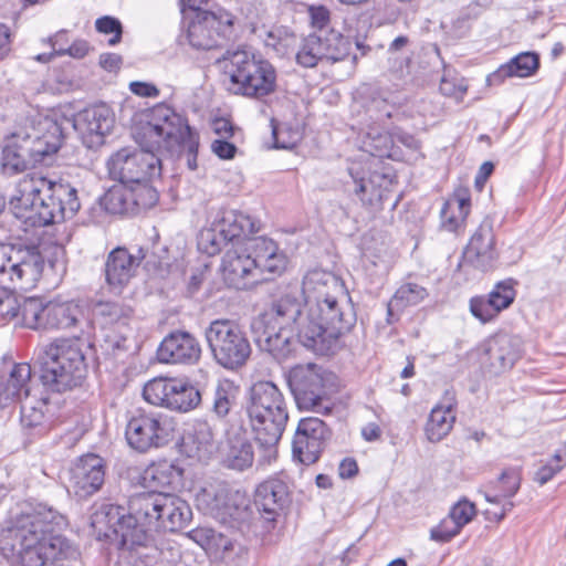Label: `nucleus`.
Returning <instances> with one entry per match:
<instances>
[{"label": "nucleus", "instance_id": "nucleus-43", "mask_svg": "<svg viewBox=\"0 0 566 566\" xmlns=\"http://www.w3.org/2000/svg\"><path fill=\"white\" fill-rule=\"evenodd\" d=\"M174 388H176L175 379L155 378L144 386L143 396L151 405L169 408Z\"/></svg>", "mask_w": 566, "mask_h": 566}, {"label": "nucleus", "instance_id": "nucleus-35", "mask_svg": "<svg viewBox=\"0 0 566 566\" xmlns=\"http://www.w3.org/2000/svg\"><path fill=\"white\" fill-rule=\"evenodd\" d=\"M32 164L27 146L20 134H14L2 149L1 169L6 175L12 176L24 171Z\"/></svg>", "mask_w": 566, "mask_h": 566}, {"label": "nucleus", "instance_id": "nucleus-55", "mask_svg": "<svg viewBox=\"0 0 566 566\" xmlns=\"http://www.w3.org/2000/svg\"><path fill=\"white\" fill-rule=\"evenodd\" d=\"M521 485L520 472L516 469H507L499 478L500 496L512 497Z\"/></svg>", "mask_w": 566, "mask_h": 566}, {"label": "nucleus", "instance_id": "nucleus-48", "mask_svg": "<svg viewBox=\"0 0 566 566\" xmlns=\"http://www.w3.org/2000/svg\"><path fill=\"white\" fill-rule=\"evenodd\" d=\"M190 537L198 543L202 548H222L223 551H231L232 544L221 533L212 528H197L191 531Z\"/></svg>", "mask_w": 566, "mask_h": 566}, {"label": "nucleus", "instance_id": "nucleus-49", "mask_svg": "<svg viewBox=\"0 0 566 566\" xmlns=\"http://www.w3.org/2000/svg\"><path fill=\"white\" fill-rule=\"evenodd\" d=\"M287 10L297 11L308 14L311 24L322 31L329 22V11L324 6H307L305 3H294L293 1H285V12Z\"/></svg>", "mask_w": 566, "mask_h": 566}, {"label": "nucleus", "instance_id": "nucleus-6", "mask_svg": "<svg viewBox=\"0 0 566 566\" xmlns=\"http://www.w3.org/2000/svg\"><path fill=\"white\" fill-rule=\"evenodd\" d=\"M247 413L259 446L260 464H271L279 458L283 434V395L272 381H258L250 389Z\"/></svg>", "mask_w": 566, "mask_h": 566}, {"label": "nucleus", "instance_id": "nucleus-47", "mask_svg": "<svg viewBox=\"0 0 566 566\" xmlns=\"http://www.w3.org/2000/svg\"><path fill=\"white\" fill-rule=\"evenodd\" d=\"M150 180H143L129 185L132 189V205L134 213L154 207L158 201L157 190L149 185Z\"/></svg>", "mask_w": 566, "mask_h": 566}, {"label": "nucleus", "instance_id": "nucleus-59", "mask_svg": "<svg viewBox=\"0 0 566 566\" xmlns=\"http://www.w3.org/2000/svg\"><path fill=\"white\" fill-rule=\"evenodd\" d=\"M90 51V44L85 40H75L69 46H60L56 50V53L60 56L70 55L74 59H83Z\"/></svg>", "mask_w": 566, "mask_h": 566}, {"label": "nucleus", "instance_id": "nucleus-32", "mask_svg": "<svg viewBox=\"0 0 566 566\" xmlns=\"http://www.w3.org/2000/svg\"><path fill=\"white\" fill-rule=\"evenodd\" d=\"M244 249H249L248 254L255 261V269L261 272L274 273L279 270L280 258L277 256V244L265 237L248 239L242 243Z\"/></svg>", "mask_w": 566, "mask_h": 566}, {"label": "nucleus", "instance_id": "nucleus-10", "mask_svg": "<svg viewBox=\"0 0 566 566\" xmlns=\"http://www.w3.org/2000/svg\"><path fill=\"white\" fill-rule=\"evenodd\" d=\"M214 361L228 370L242 368L251 357L252 346L245 332L231 319H214L205 332Z\"/></svg>", "mask_w": 566, "mask_h": 566}, {"label": "nucleus", "instance_id": "nucleus-7", "mask_svg": "<svg viewBox=\"0 0 566 566\" xmlns=\"http://www.w3.org/2000/svg\"><path fill=\"white\" fill-rule=\"evenodd\" d=\"M33 359L40 367L43 386L52 392H63L78 386L85 377V357L76 342L56 338L40 344Z\"/></svg>", "mask_w": 566, "mask_h": 566}, {"label": "nucleus", "instance_id": "nucleus-40", "mask_svg": "<svg viewBox=\"0 0 566 566\" xmlns=\"http://www.w3.org/2000/svg\"><path fill=\"white\" fill-rule=\"evenodd\" d=\"M130 186L120 184L112 187L103 197L102 205L113 214L134 213Z\"/></svg>", "mask_w": 566, "mask_h": 566}, {"label": "nucleus", "instance_id": "nucleus-58", "mask_svg": "<svg viewBox=\"0 0 566 566\" xmlns=\"http://www.w3.org/2000/svg\"><path fill=\"white\" fill-rule=\"evenodd\" d=\"M367 112L376 113L377 119L390 118L394 113V106L389 104L387 98L382 97L380 94L371 97L367 105Z\"/></svg>", "mask_w": 566, "mask_h": 566}, {"label": "nucleus", "instance_id": "nucleus-63", "mask_svg": "<svg viewBox=\"0 0 566 566\" xmlns=\"http://www.w3.org/2000/svg\"><path fill=\"white\" fill-rule=\"evenodd\" d=\"M129 88L135 95L142 97H157L159 95V90L155 85L145 82H132Z\"/></svg>", "mask_w": 566, "mask_h": 566}, {"label": "nucleus", "instance_id": "nucleus-14", "mask_svg": "<svg viewBox=\"0 0 566 566\" xmlns=\"http://www.w3.org/2000/svg\"><path fill=\"white\" fill-rule=\"evenodd\" d=\"M233 19L224 10L198 13L188 27L189 44L207 51L223 46L233 35Z\"/></svg>", "mask_w": 566, "mask_h": 566}, {"label": "nucleus", "instance_id": "nucleus-60", "mask_svg": "<svg viewBox=\"0 0 566 566\" xmlns=\"http://www.w3.org/2000/svg\"><path fill=\"white\" fill-rule=\"evenodd\" d=\"M281 130V122L274 117L269 123V136L263 137V147L268 150L281 149L283 144L279 140V133Z\"/></svg>", "mask_w": 566, "mask_h": 566}, {"label": "nucleus", "instance_id": "nucleus-12", "mask_svg": "<svg viewBox=\"0 0 566 566\" xmlns=\"http://www.w3.org/2000/svg\"><path fill=\"white\" fill-rule=\"evenodd\" d=\"M197 506L231 527L245 522L250 516L249 500L239 491H232L226 483L203 488L196 496Z\"/></svg>", "mask_w": 566, "mask_h": 566}, {"label": "nucleus", "instance_id": "nucleus-9", "mask_svg": "<svg viewBox=\"0 0 566 566\" xmlns=\"http://www.w3.org/2000/svg\"><path fill=\"white\" fill-rule=\"evenodd\" d=\"M224 74L229 75V91L249 97H262L274 88L275 72L272 65L251 51H227L222 59Z\"/></svg>", "mask_w": 566, "mask_h": 566}, {"label": "nucleus", "instance_id": "nucleus-27", "mask_svg": "<svg viewBox=\"0 0 566 566\" xmlns=\"http://www.w3.org/2000/svg\"><path fill=\"white\" fill-rule=\"evenodd\" d=\"M32 369L28 363H15L10 370L0 371V408H7L31 396Z\"/></svg>", "mask_w": 566, "mask_h": 566}, {"label": "nucleus", "instance_id": "nucleus-8", "mask_svg": "<svg viewBox=\"0 0 566 566\" xmlns=\"http://www.w3.org/2000/svg\"><path fill=\"white\" fill-rule=\"evenodd\" d=\"M129 507L137 516L143 536L148 531L178 532L187 527L192 517L189 504L180 496L161 491L135 494Z\"/></svg>", "mask_w": 566, "mask_h": 566}, {"label": "nucleus", "instance_id": "nucleus-24", "mask_svg": "<svg viewBox=\"0 0 566 566\" xmlns=\"http://www.w3.org/2000/svg\"><path fill=\"white\" fill-rule=\"evenodd\" d=\"M145 256L142 248L138 249L137 254H132L122 247L112 250L105 262V277L109 287L113 291H120L127 285Z\"/></svg>", "mask_w": 566, "mask_h": 566}, {"label": "nucleus", "instance_id": "nucleus-15", "mask_svg": "<svg viewBox=\"0 0 566 566\" xmlns=\"http://www.w3.org/2000/svg\"><path fill=\"white\" fill-rule=\"evenodd\" d=\"M92 526L105 536L111 533L120 538L123 546L142 545L144 541L143 531L137 516L129 509L126 514L125 507L112 503H102L92 515Z\"/></svg>", "mask_w": 566, "mask_h": 566}, {"label": "nucleus", "instance_id": "nucleus-17", "mask_svg": "<svg viewBox=\"0 0 566 566\" xmlns=\"http://www.w3.org/2000/svg\"><path fill=\"white\" fill-rule=\"evenodd\" d=\"M115 124V115L105 103L84 108L74 116L73 127L87 148H97L105 142Z\"/></svg>", "mask_w": 566, "mask_h": 566}, {"label": "nucleus", "instance_id": "nucleus-37", "mask_svg": "<svg viewBox=\"0 0 566 566\" xmlns=\"http://www.w3.org/2000/svg\"><path fill=\"white\" fill-rule=\"evenodd\" d=\"M95 315L104 326L127 327L133 318L134 311L124 301H102L94 307Z\"/></svg>", "mask_w": 566, "mask_h": 566}, {"label": "nucleus", "instance_id": "nucleus-53", "mask_svg": "<svg viewBox=\"0 0 566 566\" xmlns=\"http://www.w3.org/2000/svg\"><path fill=\"white\" fill-rule=\"evenodd\" d=\"M461 530L470 523L476 515L475 505L467 499L460 500L455 503L448 514Z\"/></svg>", "mask_w": 566, "mask_h": 566}, {"label": "nucleus", "instance_id": "nucleus-31", "mask_svg": "<svg viewBox=\"0 0 566 566\" xmlns=\"http://www.w3.org/2000/svg\"><path fill=\"white\" fill-rule=\"evenodd\" d=\"M539 67V56L533 52H524L501 65L486 77L488 85H500L506 77H528Z\"/></svg>", "mask_w": 566, "mask_h": 566}, {"label": "nucleus", "instance_id": "nucleus-28", "mask_svg": "<svg viewBox=\"0 0 566 566\" xmlns=\"http://www.w3.org/2000/svg\"><path fill=\"white\" fill-rule=\"evenodd\" d=\"M226 446L222 449V462L232 470L244 471L254 461V451L241 426H232L226 431Z\"/></svg>", "mask_w": 566, "mask_h": 566}, {"label": "nucleus", "instance_id": "nucleus-46", "mask_svg": "<svg viewBox=\"0 0 566 566\" xmlns=\"http://www.w3.org/2000/svg\"><path fill=\"white\" fill-rule=\"evenodd\" d=\"M324 60L336 63L349 54V41L340 33L331 31L323 38Z\"/></svg>", "mask_w": 566, "mask_h": 566}, {"label": "nucleus", "instance_id": "nucleus-21", "mask_svg": "<svg viewBox=\"0 0 566 566\" xmlns=\"http://www.w3.org/2000/svg\"><path fill=\"white\" fill-rule=\"evenodd\" d=\"M287 386L300 409H316L321 406L324 395L322 379L311 365L292 368Z\"/></svg>", "mask_w": 566, "mask_h": 566}, {"label": "nucleus", "instance_id": "nucleus-26", "mask_svg": "<svg viewBox=\"0 0 566 566\" xmlns=\"http://www.w3.org/2000/svg\"><path fill=\"white\" fill-rule=\"evenodd\" d=\"M515 283L513 279L501 281L489 293L488 297H473L470 301L472 315L482 323L492 321L501 311L513 303L516 295Z\"/></svg>", "mask_w": 566, "mask_h": 566}, {"label": "nucleus", "instance_id": "nucleus-22", "mask_svg": "<svg viewBox=\"0 0 566 566\" xmlns=\"http://www.w3.org/2000/svg\"><path fill=\"white\" fill-rule=\"evenodd\" d=\"M157 356L166 364L192 365L201 357V345L190 333L177 331L163 339L157 349Z\"/></svg>", "mask_w": 566, "mask_h": 566}, {"label": "nucleus", "instance_id": "nucleus-25", "mask_svg": "<svg viewBox=\"0 0 566 566\" xmlns=\"http://www.w3.org/2000/svg\"><path fill=\"white\" fill-rule=\"evenodd\" d=\"M464 256L482 271H486L493 265L497 258V252L495 249L493 221L490 218H484L472 234L465 248Z\"/></svg>", "mask_w": 566, "mask_h": 566}, {"label": "nucleus", "instance_id": "nucleus-2", "mask_svg": "<svg viewBox=\"0 0 566 566\" xmlns=\"http://www.w3.org/2000/svg\"><path fill=\"white\" fill-rule=\"evenodd\" d=\"M140 149L122 148L107 160L109 176L120 184L134 185L161 175L160 153L175 154L182 147L196 151L197 143L186 118L166 104H158L133 128Z\"/></svg>", "mask_w": 566, "mask_h": 566}, {"label": "nucleus", "instance_id": "nucleus-4", "mask_svg": "<svg viewBox=\"0 0 566 566\" xmlns=\"http://www.w3.org/2000/svg\"><path fill=\"white\" fill-rule=\"evenodd\" d=\"M337 301L307 303L285 294V345L295 340L317 355H333L340 348V336L350 328Z\"/></svg>", "mask_w": 566, "mask_h": 566}, {"label": "nucleus", "instance_id": "nucleus-41", "mask_svg": "<svg viewBox=\"0 0 566 566\" xmlns=\"http://www.w3.org/2000/svg\"><path fill=\"white\" fill-rule=\"evenodd\" d=\"M175 385L176 388H174L169 400V409L187 412L200 403L201 394L196 387L176 379Z\"/></svg>", "mask_w": 566, "mask_h": 566}, {"label": "nucleus", "instance_id": "nucleus-13", "mask_svg": "<svg viewBox=\"0 0 566 566\" xmlns=\"http://www.w3.org/2000/svg\"><path fill=\"white\" fill-rule=\"evenodd\" d=\"M256 232L252 218L235 209L220 208L213 216L211 229L201 234L200 247L210 255L221 251L222 243L240 242L241 237Z\"/></svg>", "mask_w": 566, "mask_h": 566}, {"label": "nucleus", "instance_id": "nucleus-54", "mask_svg": "<svg viewBox=\"0 0 566 566\" xmlns=\"http://www.w3.org/2000/svg\"><path fill=\"white\" fill-rule=\"evenodd\" d=\"M95 28L99 33L113 34V36L108 40L109 45H115L119 43L122 39L123 28L118 19L111 15L98 18L95 21Z\"/></svg>", "mask_w": 566, "mask_h": 566}, {"label": "nucleus", "instance_id": "nucleus-62", "mask_svg": "<svg viewBox=\"0 0 566 566\" xmlns=\"http://www.w3.org/2000/svg\"><path fill=\"white\" fill-rule=\"evenodd\" d=\"M12 50V34L8 25L0 23V61L7 59Z\"/></svg>", "mask_w": 566, "mask_h": 566}, {"label": "nucleus", "instance_id": "nucleus-1", "mask_svg": "<svg viewBox=\"0 0 566 566\" xmlns=\"http://www.w3.org/2000/svg\"><path fill=\"white\" fill-rule=\"evenodd\" d=\"M44 259L35 245L0 243V312L13 318L21 311L23 325L31 329H71L84 317L74 301L24 300L20 306L13 292L30 290L41 279Z\"/></svg>", "mask_w": 566, "mask_h": 566}, {"label": "nucleus", "instance_id": "nucleus-51", "mask_svg": "<svg viewBox=\"0 0 566 566\" xmlns=\"http://www.w3.org/2000/svg\"><path fill=\"white\" fill-rule=\"evenodd\" d=\"M394 139L387 133H380L375 129L367 132L364 145L367 150L378 157H390V148Z\"/></svg>", "mask_w": 566, "mask_h": 566}, {"label": "nucleus", "instance_id": "nucleus-50", "mask_svg": "<svg viewBox=\"0 0 566 566\" xmlns=\"http://www.w3.org/2000/svg\"><path fill=\"white\" fill-rule=\"evenodd\" d=\"M192 442L196 444L198 457H208L216 450L214 434L211 427L202 421L193 427Z\"/></svg>", "mask_w": 566, "mask_h": 566}, {"label": "nucleus", "instance_id": "nucleus-45", "mask_svg": "<svg viewBox=\"0 0 566 566\" xmlns=\"http://www.w3.org/2000/svg\"><path fill=\"white\" fill-rule=\"evenodd\" d=\"M235 397L237 388L232 381H219L213 395L212 412L220 419L224 418L233 407Z\"/></svg>", "mask_w": 566, "mask_h": 566}, {"label": "nucleus", "instance_id": "nucleus-18", "mask_svg": "<svg viewBox=\"0 0 566 566\" xmlns=\"http://www.w3.org/2000/svg\"><path fill=\"white\" fill-rule=\"evenodd\" d=\"M255 343L279 364L283 360V304L274 300L271 307L260 314L253 324Z\"/></svg>", "mask_w": 566, "mask_h": 566}, {"label": "nucleus", "instance_id": "nucleus-64", "mask_svg": "<svg viewBox=\"0 0 566 566\" xmlns=\"http://www.w3.org/2000/svg\"><path fill=\"white\" fill-rule=\"evenodd\" d=\"M99 65L108 72H116L120 69L122 56L116 53H104L99 56Z\"/></svg>", "mask_w": 566, "mask_h": 566}, {"label": "nucleus", "instance_id": "nucleus-61", "mask_svg": "<svg viewBox=\"0 0 566 566\" xmlns=\"http://www.w3.org/2000/svg\"><path fill=\"white\" fill-rule=\"evenodd\" d=\"M212 151L221 159H232L235 156L237 147L226 138L216 139L211 144Z\"/></svg>", "mask_w": 566, "mask_h": 566}, {"label": "nucleus", "instance_id": "nucleus-42", "mask_svg": "<svg viewBox=\"0 0 566 566\" xmlns=\"http://www.w3.org/2000/svg\"><path fill=\"white\" fill-rule=\"evenodd\" d=\"M428 293L423 286L416 283L402 284L388 303V315L401 311L407 306L417 305L427 297Z\"/></svg>", "mask_w": 566, "mask_h": 566}, {"label": "nucleus", "instance_id": "nucleus-19", "mask_svg": "<svg viewBox=\"0 0 566 566\" xmlns=\"http://www.w3.org/2000/svg\"><path fill=\"white\" fill-rule=\"evenodd\" d=\"M105 480L103 459L86 454L78 459L69 471V491L78 499H87L99 491Z\"/></svg>", "mask_w": 566, "mask_h": 566}, {"label": "nucleus", "instance_id": "nucleus-16", "mask_svg": "<svg viewBox=\"0 0 566 566\" xmlns=\"http://www.w3.org/2000/svg\"><path fill=\"white\" fill-rule=\"evenodd\" d=\"M331 431L318 418L301 419L292 441V457L304 465L315 463L325 448Z\"/></svg>", "mask_w": 566, "mask_h": 566}, {"label": "nucleus", "instance_id": "nucleus-56", "mask_svg": "<svg viewBox=\"0 0 566 566\" xmlns=\"http://www.w3.org/2000/svg\"><path fill=\"white\" fill-rule=\"evenodd\" d=\"M468 90L464 78L448 77L444 75L440 82V92L450 97L462 98Z\"/></svg>", "mask_w": 566, "mask_h": 566}, {"label": "nucleus", "instance_id": "nucleus-20", "mask_svg": "<svg viewBox=\"0 0 566 566\" xmlns=\"http://www.w3.org/2000/svg\"><path fill=\"white\" fill-rule=\"evenodd\" d=\"M21 138L31 156L32 164H41L60 149L63 130L57 122L44 118L36 127L32 128L31 133L21 135Z\"/></svg>", "mask_w": 566, "mask_h": 566}, {"label": "nucleus", "instance_id": "nucleus-34", "mask_svg": "<svg viewBox=\"0 0 566 566\" xmlns=\"http://www.w3.org/2000/svg\"><path fill=\"white\" fill-rule=\"evenodd\" d=\"M182 469L167 460L158 461L148 467L143 475L147 488H178L181 484Z\"/></svg>", "mask_w": 566, "mask_h": 566}, {"label": "nucleus", "instance_id": "nucleus-36", "mask_svg": "<svg viewBox=\"0 0 566 566\" xmlns=\"http://www.w3.org/2000/svg\"><path fill=\"white\" fill-rule=\"evenodd\" d=\"M470 192L467 188H459L453 196L444 202L441 209L443 226L449 231H455L470 213Z\"/></svg>", "mask_w": 566, "mask_h": 566}, {"label": "nucleus", "instance_id": "nucleus-3", "mask_svg": "<svg viewBox=\"0 0 566 566\" xmlns=\"http://www.w3.org/2000/svg\"><path fill=\"white\" fill-rule=\"evenodd\" d=\"M64 516L36 501L18 503L0 532V549L4 557L20 566H49L69 556V541L56 534Z\"/></svg>", "mask_w": 566, "mask_h": 566}, {"label": "nucleus", "instance_id": "nucleus-23", "mask_svg": "<svg viewBox=\"0 0 566 566\" xmlns=\"http://www.w3.org/2000/svg\"><path fill=\"white\" fill-rule=\"evenodd\" d=\"M242 242L232 243L222 256L221 271L226 283L237 290L247 289L249 277L254 279L258 270L255 261L248 254Z\"/></svg>", "mask_w": 566, "mask_h": 566}, {"label": "nucleus", "instance_id": "nucleus-11", "mask_svg": "<svg viewBox=\"0 0 566 566\" xmlns=\"http://www.w3.org/2000/svg\"><path fill=\"white\" fill-rule=\"evenodd\" d=\"M175 421L167 413L138 408L127 416L125 439L139 453L166 446L172 439Z\"/></svg>", "mask_w": 566, "mask_h": 566}, {"label": "nucleus", "instance_id": "nucleus-30", "mask_svg": "<svg viewBox=\"0 0 566 566\" xmlns=\"http://www.w3.org/2000/svg\"><path fill=\"white\" fill-rule=\"evenodd\" d=\"M340 289L342 285L335 275L325 271L313 270L304 276L302 291L296 297L312 304H325V300L337 301L331 292Z\"/></svg>", "mask_w": 566, "mask_h": 566}, {"label": "nucleus", "instance_id": "nucleus-5", "mask_svg": "<svg viewBox=\"0 0 566 566\" xmlns=\"http://www.w3.org/2000/svg\"><path fill=\"white\" fill-rule=\"evenodd\" d=\"M77 191L40 172L20 178L9 200L17 219L31 227H46L72 218L80 209Z\"/></svg>", "mask_w": 566, "mask_h": 566}, {"label": "nucleus", "instance_id": "nucleus-38", "mask_svg": "<svg viewBox=\"0 0 566 566\" xmlns=\"http://www.w3.org/2000/svg\"><path fill=\"white\" fill-rule=\"evenodd\" d=\"M455 421V412L451 403L434 407L426 424V434L431 442L442 440L451 431Z\"/></svg>", "mask_w": 566, "mask_h": 566}, {"label": "nucleus", "instance_id": "nucleus-52", "mask_svg": "<svg viewBox=\"0 0 566 566\" xmlns=\"http://www.w3.org/2000/svg\"><path fill=\"white\" fill-rule=\"evenodd\" d=\"M461 532V527L449 516L430 530V538L434 542L447 543Z\"/></svg>", "mask_w": 566, "mask_h": 566}, {"label": "nucleus", "instance_id": "nucleus-29", "mask_svg": "<svg viewBox=\"0 0 566 566\" xmlns=\"http://www.w3.org/2000/svg\"><path fill=\"white\" fill-rule=\"evenodd\" d=\"M485 353L496 373L514 366L522 355V340L518 336L500 333L486 343Z\"/></svg>", "mask_w": 566, "mask_h": 566}, {"label": "nucleus", "instance_id": "nucleus-44", "mask_svg": "<svg viewBox=\"0 0 566 566\" xmlns=\"http://www.w3.org/2000/svg\"><path fill=\"white\" fill-rule=\"evenodd\" d=\"M295 59L304 67H313L319 61H324L323 36L314 33L305 38Z\"/></svg>", "mask_w": 566, "mask_h": 566}, {"label": "nucleus", "instance_id": "nucleus-39", "mask_svg": "<svg viewBox=\"0 0 566 566\" xmlns=\"http://www.w3.org/2000/svg\"><path fill=\"white\" fill-rule=\"evenodd\" d=\"M21 399V423L24 428L36 430L38 433L46 431V410L48 402L45 398L23 397Z\"/></svg>", "mask_w": 566, "mask_h": 566}, {"label": "nucleus", "instance_id": "nucleus-33", "mask_svg": "<svg viewBox=\"0 0 566 566\" xmlns=\"http://www.w3.org/2000/svg\"><path fill=\"white\" fill-rule=\"evenodd\" d=\"M283 482L271 479L261 483L255 492V504L264 513V518L275 521L283 510Z\"/></svg>", "mask_w": 566, "mask_h": 566}, {"label": "nucleus", "instance_id": "nucleus-57", "mask_svg": "<svg viewBox=\"0 0 566 566\" xmlns=\"http://www.w3.org/2000/svg\"><path fill=\"white\" fill-rule=\"evenodd\" d=\"M565 468L564 463L559 461H553V458L544 465H542L534 475V481L539 485L546 484L551 481L559 471Z\"/></svg>", "mask_w": 566, "mask_h": 566}]
</instances>
